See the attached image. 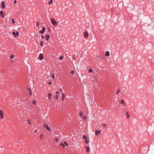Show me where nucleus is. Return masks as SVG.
I'll list each match as a JSON object with an SVG mask.
<instances>
[{
	"label": "nucleus",
	"instance_id": "26",
	"mask_svg": "<svg viewBox=\"0 0 154 154\" xmlns=\"http://www.w3.org/2000/svg\"><path fill=\"white\" fill-rule=\"evenodd\" d=\"M53 2V0H51L48 3L49 5L51 4Z\"/></svg>",
	"mask_w": 154,
	"mask_h": 154
},
{
	"label": "nucleus",
	"instance_id": "22",
	"mask_svg": "<svg viewBox=\"0 0 154 154\" xmlns=\"http://www.w3.org/2000/svg\"><path fill=\"white\" fill-rule=\"evenodd\" d=\"M44 33V32L43 31H42V30H40L39 31V33L40 34L42 33V34H43Z\"/></svg>",
	"mask_w": 154,
	"mask_h": 154
},
{
	"label": "nucleus",
	"instance_id": "7",
	"mask_svg": "<svg viewBox=\"0 0 154 154\" xmlns=\"http://www.w3.org/2000/svg\"><path fill=\"white\" fill-rule=\"evenodd\" d=\"M5 2H2V3H1V6H2V8H4L5 7Z\"/></svg>",
	"mask_w": 154,
	"mask_h": 154
},
{
	"label": "nucleus",
	"instance_id": "31",
	"mask_svg": "<svg viewBox=\"0 0 154 154\" xmlns=\"http://www.w3.org/2000/svg\"><path fill=\"white\" fill-rule=\"evenodd\" d=\"M54 74H52V79H54Z\"/></svg>",
	"mask_w": 154,
	"mask_h": 154
},
{
	"label": "nucleus",
	"instance_id": "10",
	"mask_svg": "<svg viewBox=\"0 0 154 154\" xmlns=\"http://www.w3.org/2000/svg\"><path fill=\"white\" fill-rule=\"evenodd\" d=\"M105 55L107 57H109V51H107L105 53Z\"/></svg>",
	"mask_w": 154,
	"mask_h": 154
},
{
	"label": "nucleus",
	"instance_id": "49",
	"mask_svg": "<svg viewBox=\"0 0 154 154\" xmlns=\"http://www.w3.org/2000/svg\"><path fill=\"white\" fill-rule=\"evenodd\" d=\"M48 29H50V28H48Z\"/></svg>",
	"mask_w": 154,
	"mask_h": 154
},
{
	"label": "nucleus",
	"instance_id": "34",
	"mask_svg": "<svg viewBox=\"0 0 154 154\" xmlns=\"http://www.w3.org/2000/svg\"><path fill=\"white\" fill-rule=\"evenodd\" d=\"M85 142L86 143H89V141L88 140L85 141Z\"/></svg>",
	"mask_w": 154,
	"mask_h": 154
},
{
	"label": "nucleus",
	"instance_id": "25",
	"mask_svg": "<svg viewBox=\"0 0 154 154\" xmlns=\"http://www.w3.org/2000/svg\"><path fill=\"white\" fill-rule=\"evenodd\" d=\"M60 145L61 146H62L63 147V148H64L65 147V145L64 144H63V143H62L60 144Z\"/></svg>",
	"mask_w": 154,
	"mask_h": 154
},
{
	"label": "nucleus",
	"instance_id": "12",
	"mask_svg": "<svg viewBox=\"0 0 154 154\" xmlns=\"http://www.w3.org/2000/svg\"><path fill=\"white\" fill-rule=\"evenodd\" d=\"M65 97V95L64 94H62V100L63 101L64 99V98Z\"/></svg>",
	"mask_w": 154,
	"mask_h": 154
},
{
	"label": "nucleus",
	"instance_id": "47",
	"mask_svg": "<svg viewBox=\"0 0 154 154\" xmlns=\"http://www.w3.org/2000/svg\"><path fill=\"white\" fill-rule=\"evenodd\" d=\"M28 90L30 91H31L30 90V88H28Z\"/></svg>",
	"mask_w": 154,
	"mask_h": 154
},
{
	"label": "nucleus",
	"instance_id": "42",
	"mask_svg": "<svg viewBox=\"0 0 154 154\" xmlns=\"http://www.w3.org/2000/svg\"><path fill=\"white\" fill-rule=\"evenodd\" d=\"M41 38H45V37H44V36L43 35H41Z\"/></svg>",
	"mask_w": 154,
	"mask_h": 154
},
{
	"label": "nucleus",
	"instance_id": "24",
	"mask_svg": "<svg viewBox=\"0 0 154 154\" xmlns=\"http://www.w3.org/2000/svg\"><path fill=\"white\" fill-rule=\"evenodd\" d=\"M12 23L13 24L14 23H15V20H14V18H12Z\"/></svg>",
	"mask_w": 154,
	"mask_h": 154
},
{
	"label": "nucleus",
	"instance_id": "17",
	"mask_svg": "<svg viewBox=\"0 0 154 154\" xmlns=\"http://www.w3.org/2000/svg\"><path fill=\"white\" fill-rule=\"evenodd\" d=\"M126 115H127V118H129V114H128V113L127 112H126Z\"/></svg>",
	"mask_w": 154,
	"mask_h": 154
},
{
	"label": "nucleus",
	"instance_id": "37",
	"mask_svg": "<svg viewBox=\"0 0 154 154\" xmlns=\"http://www.w3.org/2000/svg\"><path fill=\"white\" fill-rule=\"evenodd\" d=\"M29 94L30 95H32V92L31 91H29Z\"/></svg>",
	"mask_w": 154,
	"mask_h": 154
},
{
	"label": "nucleus",
	"instance_id": "13",
	"mask_svg": "<svg viewBox=\"0 0 154 154\" xmlns=\"http://www.w3.org/2000/svg\"><path fill=\"white\" fill-rule=\"evenodd\" d=\"M46 40L47 41H48V39L50 37V35H46Z\"/></svg>",
	"mask_w": 154,
	"mask_h": 154
},
{
	"label": "nucleus",
	"instance_id": "11",
	"mask_svg": "<svg viewBox=\"0 0 154 154\" xmlns=\"http://www.w3.org/2000/svg\"><path fill=\"white\" fill-rule=\"evenodd\" d=\"M101 133V131H100L97 130L95 132V134L96 135H98L99 134Z\"/></svg>",
	"mask_w": 154,
	"mask_h": 154
},
{
	"label": "nucleus",
	"instance_id": "14",
	"mask_svg": "<svg viewBox=\"0 0 154 154\" xmlns=\"http://www.w3.org/2000/svg\"><path fill=\"white\" fill-rule=\"evenodd\" d=\"M85 148L86 149V152H89L90 150V149L89 147L85 146Z\"/></svg>",
	"mask_w": 154,
	"mask_h": 154
},
{
	"label": "nucleus",
	"instance_id": "30",
	"mask_svg": "<svg viewBox=\"0 0 154 154\" xmlns=\"http://www.w3.org/2000/svg\"><path fill=\"white\" fill-rule=\"evenodd\" d=\"M32 103L34 104H35L36 103V102L35 100H34L32 101Z\"/></svg>",
	"mask_w": 154,
	"mask_h": 154
},
{
	"label": "nucleus",
	"instance_id": "9",
	"mask_svg": "<svg viewBox=\"0 0 154 154\" xmlns=\"http://www.w3.org/2000/svg\"><path fill=\"white\" fill-rule=\"evenodd\" d=\"M48 98L49 100H51L52 98V94L50 93H48Z\"/></svg>",
	"mask_w": 154,
	"mask_h": 154
},
{
	"label": "nucleus",
	"instance_id": "19",
	"mask_svg": "<svg viewBox=\"0 0 154 154\" xmlns=\"http://www.w3.org/2000/svg\"><path fill=\"white\" fill-rule=\"evenodd\" d=\"M63 58V57L62 56H60L59 57V59L60 60H62Z\"/></svg>",
	"mask_w": 154,
	"mask_h": 154
},
{
	"label": "nucleus",
	"instance_id": "5",
	"mask_svg": "<svg viewBox=\"0 0 154 154\" xmlns=\"http://www.w3.org/2000/svg\"><path fill=\"white\" fill-rule=\"evenodd\" d=\"M39 59L41 60H43L44 59V57L42 54H39Z\"/></svg>",
	"mask_w": 154,
	"mask_h": 154
},
{
	"label": "nucleus",
	"instance_id": "3",
	"mask_svg": "<svg viewBox=\"0 0 154 154\" xmlns=\"http://www.w3.org/2000/svg\"><path fill=\"white\" fill-rule=\"evenodd\" d=\"M44 127L47 130H48L49 131H50V129L48 125H46V124H45L44 125Z\"/></svg>",
	"mask_w": 154,
	"mask_h": 154
},
{
	"label": "nucleus",
	"instance_id": "6",
	"mask_svg": "<svg viewBox=\"0 0 154 154\" xmlns=\"http://www.w3.org/2000/svg\"><path fill=\"white\" fill-rule=\"evenodd\" d=\"M3 113L2 112V111L1 110L0 111V117L2 119H3Z\"/></svg>",
	"mask_w": 154,
	"mask_h": 154
},
{
	"label": "nucleus",
	"instance_id": "29",
	"mask_svg": "<svg viewBox=\"0 0 154 154\" xmlns=\"http://www.w3.org/2000/svg\"><path fill=\"white\" fill-rule=\"evenodd\" d=\"M48 84L49 85H51L52 84V83L51 82H48Z\"/></svg>",
	"mask_w": 154,
	"mask_h": 154
},
{
	"label": "nucleus",
	"instance_id": "23",
	"mask_svg": "<svg viewBox=\"0 0 154 154\" xmlns=\"http://www.w3.org/2000/svg\"><path fill=\"white\" fill-rule=\"evenodd\" d=\"M14 55H12L10 57V58L11 59H13L14 58Z\"/></svg>",
	"mask_w": 154,
	"mask_h": 154
},
{
	"label": "nucleus",
	"instance_id": "32",
	"mask_svg": "<svg viewBox=\"0 0 154 154\" xmlns=\"http://www.w3.org/2000/svg\"><path fill=\"white\" fill-rule=\"evenodd\" d=\"M74 71H73V70H71V71H70V73H71L72 74L74 73Z\"/></svg>",
	"mask_w": 154,
	"mask_h": 154
},
{
	"label": "nucleus",
	"instance_id": "40",
	"mask_svg": "<svg viewBox=\"0 0 154 154\" xmlns=\"http://www.w3.org/2000/svg\"><path fill=\"white\" fill-rule=\"evenodd\" d=\"M55 140L57 142L58 140V139L57 138H56L55 139Z\"/></svg>",
	"mask_w": 154,
	"mask_h": 154
},
{
	"label": "nucleus",
	"instance_id": "8",
	"mask_svg": "<svg viewBox=\"0 0 154 154\" xmlns=\"http://www.w3.org/2000/svg\"><path fill=\"white\" fill-rule=\"evenodd\" d=\"M0 14L2 17L3 18L4 17V13L3 11H1L0 12Z\"/></svg>",
	"mask_w": 154,
	"mask_h": 154
},
{
	"label": "nucleus",
	"instance_id": "21",
	"mask_svg": "<svg viewBox=\"0 0 154 154\" xmlns=\"http://www.w3.org/2000/svg\"><path fill=\"white\" fill-rule=\"evenodd\" d=\"M83 115V113L82 112H81L79 114L80 116H82Z\"/></svg>",
	"mask_w": 154,
	"mask_h": 154
},
{
	"label": "nucleus",
	"instance_id": "4",
	"mask_svg": "<svg viewBox=\"0 0 154 154\" xmlns=\"http://www.w3.org/2000/svg\"><path fill=\"white\" fill-rule=\"evenodd\" d=\"M84 37L86 38L88 36V32L87 31H86L84 34Z\"/></svg>",
	"mask_w": 154,
	"mask_h": 154
},
{
	"label": "nucleus",
	"instance_id": "1",
	"mask_svg": "<svg viewBox=\"0 0 154 154\" xmlns=\"http://www.w3.org/2000/svg\"><path fill=\"white\" fill-rule=\"evenodd\" d=\"M51 23L53 25H56L57 23V22L55 21V19L54 18H52L51 20Z\"/></svg>",
	"mask_w": 154,
	"mask_h": 154
},
{
	"label": "nucleus",
	"instance_id": "16",
	"mask_svg": "<svg viewBox=\"0 0 154 154\" xmlns=\"http://www.w3.org/2000/svg\"><path fill=\"white\" fill-rule=\"evenodd\" d=\"M42 31H43V32H45L46 30V29H45V27H43L42 28Z\"/></svg>",
	"mask_w": 154,
	"mask_h": 154
},
{
	"label": "nucleus",
	"instance_id": "38",
	"mask_svg": "<svg viewBox=\"0 0 154 154\" xmlns=\"http://www.w3.org/2000/svg\"><path fill=\"white\" fill-rule=\"evenodd\" d=\"M119 92H120V91H119V90H118L117 91V92H116V93H117V94H118V93H119Z\"/></svg>",
	"mask_w": 154,
	"mask_h": 154
},
{
	"label": "nucleus",
	"instance_id": "43",
	"mask_svg": "<svg viewBox=\"0 0 154 154\" xmlns=\"http://www.w3.org/2000/svg\"><path fill=\"white\" fill-rule=\"evenodd\" d=\"M59 93V92L58 91H57L56 92V94L57 95Z\"/></svg>",
	"mask_w": 154,
	"mask_h": 154
},
{
	"label": "nucleus",
	"instance_id": "35",
	"mask_svg": "<svg viewBox=\"0 0 154 154\" xmlns=\"http://www.w3.org/2000/svg\"><path fill=\"white\" fill-rule=\"evenodd\" d=\"M103 126L104 127H106V124H104L103 125Z\"/></svg>",
	"mask_w": 154,
	"mask_h": 154
},
{
	"label": "nucleus",
	"instance_id": "48",
	"mask_svg": "<svg viewBox=\"0 0 154 154\" xmlns=\"http://www.w3.org/2000/svg\"><path fill=\"white\" fill-rule=\"evenodd\" d=\"M34 132H36V130H35L34 131Z\"/></svg>",
	"mask_w": 154,
	"mask_h": 154
},
{
	"label": "nucleus",
	"instance_id": "18",
	"mask_svg": "<svg viewBox=\"0 0 154 154\" xmlns=\"http://www.w3.org/2000/svg\"><path fill=\"white\" fill-rule=\"evenodd\" d=\"M119 103H124V101L122 100H121L119 101Z\"/></svg>",
	"mask_w": 154,
	"mask_h": 154
},
{
	"label": "nucleus",
	"instance_id": "45",
	"mask_svg": "<svg viewBox=\"0 0 154 154\" xmlns=\"http://www.w3.org/2000/svg\"><path fill=\"white\" fill-rule=\"evenodd\" d=\"M58 96L57 95V96H56V99H57L58 98Z\"/></svg>",
	"mask_w": 154,
	"mask_h": 154
},
{
	"label": "nucleus",
	"instance_id": "46",
	"mask_svg": "<svg viewBox=\"0 0 154 154\" xmlns=\"http://www.w3.org/2000/svg\"><path fill=\"white\" fill-rule=\"evenodd\" d=\"M60 91L61 92H62V89H60Z\"/></svg>",
	"mask_w": 154,
	"mask_h": 154
},
{
	"label": "nucleus",
	"instance_id": "36",
	"mask_svg": "<svg viewBox=\"0 0 154 154\" xmlns=\"http://www.w3.org/2000/svg\"><path fill=\"white\" fill-rule=\"evenodd\" d=\"M86 116H85L83 117V119L84 120H86Z\"/></svg>",
	"mask_w": 154,
	"mask_h": 154
},
{
	"label": "nucleus",
	"instance_id": "20",
	"mask_svg": "<svg viewBox=\"0 0 154 154\" xmlns=\"http://www.w3.org/2000/svg\"><path fill=\"white\" fill-rule=\"evenodd\" d=\"M43 42L42 41H41L40 42V45L41 47H42L43 46Z\"/></svg>",
	"mask_w": 154,
	"mask_h": 154
},
{
	"label": "nucleus",
	"instance_id": "27",
	"mask_svg": "<svg viewBox=\"0 0 154 154\" xmlns=\"http://www.w3.org/2000/svg\"><path fill=\"white\" fill-rule=\"evenodd\" d=\"M93 71V70L92 69H89L88 71L89 72H91Z\"/></svg>",
	"mask_w": 154,
	"mask_h": 154
},
{
	"label": "nucleus",
	"instance_id": "39",
	"mask_svg": "<svg viewBox=\"0 0 154 154\" xmlns=\"http://www.w3.org/2000/svg\"><path fill=\"white\" fill-rule=\"evenodd\" d=\"M17 3V1H16V0H14V4H16Z\"/></svg>",
	"mask_w": 154,
	"mask_h": 154
},
{
	"label": "nucleus",
	"instance_id": "44",
	"mask_svg": "<svg viewBox=\"0 0 154 154\" xmlns=\"http://www.w3.org/2000/svg\"><path fill=\"white\" fill-rule=\"evenodd\" d=\"M40 137H41V138H42V136H43V135H42V134H40Z\"/></svg>",
	"mask_w": 154,
	"mask_h": 154
},
{
	"label": "nucleus",
	"instance_id": "2",
	"mask_svg": "<svg viewBox=\"0 0 154 154\" xmlns=\"http://www.w3.org/2000/svg\"><path fill=\"white\" fill-rule=\"evenodd\" d=\"M12 34L15 37L16 36H17L19 35V33L17 32L16 33L15 32H13Z\"/></svg>",
	"mask_w": 154,
	"mask_h": 154
},
{
	"label": "nucleus",
	"instance_id": "33",
	"mask_svg": "<svg viewBox=\"0 0 154 154\" xmlns=\"http://www.w3.org/2000/svg\"><path fill=\"white\" fill-rule=\"evenodd\" d=\"M36 26H38L39 25V23L38 22H36Z\"/></svg>",
	"mask_w": 154,
	"mask_h": 154
},
{
	"label": "nucleus",
	"instance_id": "15",
	"mask_svg": "<svg viewBox=\"0 0 154 154\" xmlns=\"http://www.w3.org/2000/svg\"><path fill=\"white\" fill-rule=\"evenodd\" d=\"M83 138L85 140L87 139V137L86 136L83 135L82 136Z\"/></svg>",
	"mask_w": 154,
	"mask_h": 154
},
{
	"label": "nucleus",
	"instance_id": "28",
	"mask_svg": "<svg viewBox=\"0 0 154 154\" xmlns=\"http://www.w3.org/2000/svg\"><path fill=\"white\" fill-rule=\"evenodd\" d=\"M64 143L66 145V146H68V144L67 143V142H64Z\"/></svg>",
	"mask_w": 154,
	"mask_h": 154
},
{
	"label": "nucleus",
	"instance_id": "41",
	"mask_svg": "<svg viewBox=\"0 0 154 154\" xmlns=\"http://www.w3.org/2000/svg\"><path fill=\"white\" fill-rule=\"evenodd\" d=\"M28 122H29V125H31V123L30 122H29V120H28Z\"/></svg>",
	"mask_w": 154,
	"mask_h": 154
}]
</instances>
